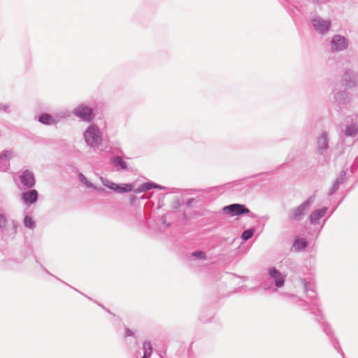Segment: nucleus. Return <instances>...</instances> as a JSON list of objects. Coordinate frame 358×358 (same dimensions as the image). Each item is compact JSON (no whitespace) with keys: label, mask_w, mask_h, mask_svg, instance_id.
<instances>
[{"label":"nucleus","mask_w":358,"mask_h":358,"mask_svg":"<svg viewBox=\"0 0 358 358\" xmlns=\"http://www.w3.org/2000/svg\"><path fill=\"white\" fill-rule=\"evenodd\" d=\"M192 256L197 257V258L203 259H206V254L204 252H203L202 251L194 252L192 253Z\"/></svg>","instance_id":"21"},{"label":"nucleus","mask_w":358,"mask_h":358,"mask_svg":"<svg viewBox=\"0 0 358 358\" xmlns=\"http://www.w3.org/2000/svg\"><path fill=\"white\" fill-rule=\"evenodd\" d=\"M269 274L271 278L275 279V285L277 287H282L284 284V279L282 274L275 268H271L269 270Z\"/></svg>","instance_id":"10"},{"label":"nucleus","mask_w":358,"mask_h":358,"mask_svg":"<svg viewBox=\"0 0 358 358\" xmlns=\"http://www.w3.org/2000/svg\"><path fill=\"white\" fill-rule=\"evenodd\" d=\"M101 181L104 186L114 190L117 193L129 192L133 189V186L131 184L118 185L105 178H101Z\"/></svg>","instance_id":"2"},{"label":"nucleus","mask_w":358,"mask_h":358,"mask_svg":"<svg viewBox=\"0 0 358 358\" xmlns=\"http://www.w3.org/2000/svg\"><path fill=\"white\" fill-rule=\"evenodd\" d=\"M253 234L254 230L252 229L245 230L242 234V238L245 241H247L253 236Z\"/></svg>","instance_id":"20"},{"label":"nucleus","mask_w":358,"mask_h":358,"mask_svg":"<svg viewBox=\"0 0 358 358\" xmlns=\"http://www.w3.org/2000/svg\"><path fill=\"white\" fill-rule=\"evenodd\" d=\"M21 181L24 185L31 187L35 184V178L33 173L26 170L21 176Z\"/></svg>","instance_id":"8"},{"label":"nucleus","mask_w":358,"mask_h":358,"mask_svg":"<svg viewBox=\"0 0 358 358\" xmlns=\"http://www.w3.org/2000/svg\"><path fill=\"white\" fill-rule=\"evenodd\" d=\"M320 142H322L324 146H326V138L324 137H322L320 140Z\"/></svg>","instance_id":"23"},{"label":"nucleus","mask_w":358,"mask_h":358,"mask_svg":"<svg viewBox=\"0 0 358 358\" xmlns=\"http://www.w3.org/2000/svg\"><path fill=\"white\" fill-rule=\"evenodd\" d=\"M331 50L333 51H339L344 50L347 47L345 38L339 35L334 36L331 41Z\"/></svg>","instance_id":"6"},{"label":"nucleus","mask_w":358,"mask_h":358,"mask_svg":"<svg viewBox=\"0 0 358 358\" xmlns=\"http://www.w3.org/2000/svg\"><path fill=\"white\" fill-rule=\"evenodd\" d=\"M23 201L27 204L34 203L38 198V192L36 190H31L26 192L22 195Z\"/></svg>","instance_id":"9"},{"label":"nucleus","mask_w":358,"mask_h":358,"mask_svg":"<svg viewBox=\"0 0 358 358\" xmlns=\"http://www.w3.org/2000/svg\"><path fill=\"white\" fill-rule=\"evenodd\" d=\"M84 137L86 143L91 146L98 145L102 141L101 133L96 125L90 126L85 131Z\"/></svg>","instance_id":"1"},{"label":"nucleus","mask_w":358,"mask_h":358,"mask_svg":"<svg viewBox=\"0 0 358 358\" xmlns=\"http://www.w3.org/2000/svg\"><path fill=\"white\" fill-rule=\"evenodd\" d=\"M312 22L315 29L320 33L327 32L331 27L329 20H324L320 18H315L312 20Z\"/></svg>","instance_id":"5"},{"label":"nucleus","mask_w":358,"mask_h":358,"mask_svg":"<svg viewBox=\"0 0 358 358\" xmlns=\"http://www.w3.org/2000/svg\"><path fill=\"white\" fill-rule=\"evenodd\" d=\"M12 152L10 150H6L3 152L0 153V162L3 159H8L9 160L12 157Z\"/></svg>","instance_id":"19"},{"label":"nucleus","mask_w":358,"mask_h":358,"mask_svg":"<svg viewBox=\"0 0 358 358\" xmlns=\"http://www.w3.org/2000/svg\"><path fill=\"white\" fill-rule=\"evenodd\" d=\"M306 245H307V242L306 240L297 239V240H296V241L294 244V248L295 250L299 251V250H302L305 249Z\"/></svg>","instance_id":"13"},{"label":"nucleus","mask_w":358,"mask_h":358,"mask_svg":"<svg viewBox=\"0 0 358 358\" xmlns=\"http://www.w3.org/2000/svg\"><path fill=\"white\" fill-rule=\"evenodd\" d=\"M324 213L325 210L324 209L313 212L310 217V221L312 222H316L318 220L324 216Z\"/></svg>","instance_id":"12"},{"label":"nucleus","mask_w":358,"mask_h":358,"mask_svg":"<svg viewBox=\"0 0 358 358\" xmlns=\"http://www.w3.org/2000/svg\"><path fill=\"white\" fill-rule=\"evenodd\" d=\"M144 355L150 356L152 354V346L150 343L145 342L143 344Z\"/></svg>","instance_id":"17"},{"label":"nucleus","mask_w":358,"mask_h":358,"mask_svg":"<svg viewBox=\"0 0 358 358\" xmlns=\"http://www.w3.org/2000/svg\"><path fill=\"white\" fill-rule=\"evenodd\" d=\"M79 178L80 180V181L87 187H89V188H93V189H95V186L92 183L90 182V181L87 180V179L86 178V177L82 174V173H80L79 174Z\"/></svg>","instance_id":"15"},{"label":"nucleus","mask_w":358,"mask_h":358,"mask_svg":"<svg viewBox=\"0 0 358 358\" xmlns=\"http://www.w3.org/2000/svg\"><path fill=\"white\" fill-rule=\"evenodd\" d=\"M153 188L163 189L162 187L157 185L153 182H145L138 189V192H145Z\"/></svg>","instance_id":"11"},{"label":"nucleus","mask_w":358,"mask_h":358,"mask_svg":"<svg viewBox=\"0 0 358 358\" xmlns=\"http://www.w3.org/2000/svg\"><path fill=\"white\" fill-rule=\"evenodd\" d=\"M150 356L144 355L143 358H149Z\"/></svg>","instance_id":"26"},{"label":"nucleus","mask_w":358,"mask_h":358,"mask_svg":"<svg viewBox=\"0 0 358 358\" xmlns=\"http://www.w3.org/2000/svg\"><path fill=\"white\" fill-rule=\"evenodd\" d=\"M24 223L26 227L27 228H34V222L32 218L29 216H25L24 219Z\"/></svg>","instance_id":"16"},{"label":"nucleus","mask_w":358,"mask_h":358,"mask_svg":"<svg viewBox=\"0 0 358 358\" xmlns=\"http://www.w3.org/2000/svg\"><path fill=\"white\" fill-rule=\"evenodd\" d=\"M346 132H347V134H348V135H352V134L350 132V129H348Z\"/></svg>","instance_id":"24"},{"label":"nucleus","mask_w":358,"mask_h":358,"mask_svg":"<svg viewBox=\"0 0 358 358\" xmlns=\"http://www.w3.org/2000/svg\"><path fill=\"white\" fill-rule=\"evenodd\" d=\"M7 224V220L4 215H0V228H6Z\"/></svg>","instance_id":"22"},{"label":"nucleus","mask_w":358,"mask_h":358,"mask_svg":"<svg viewBox=\"0 0 358 358\" xmlns=\"http://www.w3.org/2000/svg\"><path fill=\"white\" fill-rule=\"evenodd\" d=\"M114 162L119 165L122 169H126L127 168V164L120 157H117L114 159Z\"/></svg>","instance_id":"18"},{"label":"nucleus","mask_w":358,"mask_h":358,"mask_svg":"<svg viewBox=\"0 0 358 358\" xmlns=\"http://www.w3.org/2000/svg\"><path fill=\"white\" fill-rule=\"evenodd\" d=\"M74 114L86 122H90L94 117L92 110L84 105L78 106L74 110Z\"/></svg>","instance_id":"4"},{"label":"nucleus","mask_w":358,"mask_h":358,"mask_svg":"<svg viewBox=\"0 0 358 358\" xmlns=\"http://www.w3.org/2000/svg\"><path fill=\"white\" fill-rule=\"evenodd\" d=\"M127 335L128 336H131L132 335V332H131L130 331H127Z\"/></svg>","instance_id":"25"},{"label":"nucleus","mask_w":358,"mask_h":358,"mask_svg":"<svg viewBox=\"0 0 358 358\" xmlns=\"http://www.w3.org/2000/svg\"><path fill=\"white\" fill-rule=\"evenodd\" d=\"M222 210L224 213L229 215L232 217L248 213L250 212V210L247 208L244 205L238 203L227 206L223 208Z\"/></svg>","instance_id":"3"},{"label":"nucleus","mask_w":358,"mask_h":358,"mask_svg":"<svg viewBox=\"0 0 358 358\" xmlns=\"http://www.w3.org/2000/svg\"><path fill=\"white\" fill-rule=\"evenodd\" d=\"M309 206L308 202H306L293 209L289 214V218L292 220H299L305 211L307 210Z\"/></svg>","instance_id":"7"},{"label":"nucleus","mask_w":358,"mask_h":358,"mask_svg":"<svg viewBox=\"0 0 358 358\" xmlns=\"http://www.w3.org/2000/svg\"><path fill=\"white\" fill-rule=\"evenodd\" d=\"M39 121L43 124H51L55 123L52 117L48 114H43L39 117Z\"/></svg>","instance_id":"14"}]
</instances>
